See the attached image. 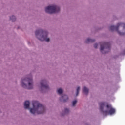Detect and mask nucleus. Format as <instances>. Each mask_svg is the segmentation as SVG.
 <instances>
[{
	"label": "nucleus",
	"instance_id": "14",
	"mask_svg": "<svg viewBox=\"0 0 125 125\" xmlns=\"http://www.w3.org/2000/svg\"><path fill=\"white\" fill-rule=\"evenodd\" d=\"M10 19L11 20H12V22H15V20L16 19V18H15V16H12V17H11L10 18Z\"/></svg>",
	"mask_w": 125,
	"mask_h": 125
},
{
	"label": "nucleus",
	"instance_id": "17",
	"mask_svg": "<svg viewBox=\"0 0 125 125\" xmlns=\"http://www.w3.org/2000/svg\"><path fill=\"white\" fill-rule=\"evenodd\" d=\"M64 111H65V114H68V113L69 112V109H67V108H65Z\"/></svg>",
	"mask_w": 125,
	"mask_h": 125
},
{
	"label": "nucleus",
	"instance_id": "11",
	"mask_svg": "<svg viewBox=\"0 0 125 125\" xmlns=\"http://www.w3.org/2000/svg\"><path fill=\"white\" fill-rule=\"evenodd\" d=\"M95 42V40L90 39L89 38H88L85 41V42L86 43H89V42Z\"/></svg>",
	"mask_w": 125,
	"mask_h": 125
},
{
	"label": "nucleus",
	"instance_id": "3",
	"mask_svg": "<svg viewBox=\"0 0 125 125\" xmlns=\"http://www.w3.org/2000/svg\"><path fill=\"white\" fill-rule=\"evenodd\" d=\"M110 31H116L120 36H124L125 35V24L120 23L116 26H111L109 27Z\"/></svg>",
	"mask_w": 125,
	"mask_h": 125
},
{
	"label": "nucleus",
	"instance_id": "1",
	"mask_svg": "<svg viewBox=\"0 0 125 125\" xmlns=\"http://www.w3.org/2000/svg\"><path fill=\"white\" fill-rule=\"evenodd\" d=\"M33 108H30V111L31 114L38 115L40 114H44L45 113V107L44 106L41 104L38 101H34L32 103Z\"/></svg>",
	"mask_w": 125,
	"mask_h": 125
},
{
	"label": "nucleus",
	"instance_id": "5",
	"mask_svg": "<svg viewBox=\"0 0 125 125\" xmlns=\"http://www.w3.org/2000/svg\"><path fill=\"white\" fill-rule=\"evenodd\" d=\"M60 11V8L56 5L49 6L45 8V12L49 14L56 13V12H59Z\"/></svg>",
	"mask_w": 125,
	"mask_h": 125
},
{
	"label": "nucleus",
	"instance_id": "15",
	"mask_svg": "<svg viewBox=\"0 0 125 125\" xmlns=\"http://www.w3.org/2000/svg\"><path fill=\"white\" fill-rule=\"evenodd\" d=\"M79 92H80V87H78L77 89L76 96H78V95H79Z\"/></svg>",
	"mask_w": 125,
	"mask_h": 125
},
{
	"label": "nucleus",
	"instance_id": "12",
	"mask_svg": "<svg viewBox=\"0 0 125 125\" xmlns=\"http://www.w3.org/2000/svg\"><path fill=\"white\" fill-rule=\"evenodd\" d=\"M83 92H84L86 94H88V88L86 87H84L83 88Z\"/></svg>",
	"mask_w": 125,
	"mask_h": 125
},
{
	"label": "nucleus",
	"instance_id": "4",
	"mask_svg": "<svg viewBox=\"0 0 125 125\" xmlns=\"http://www.w3.org/2000/svg\"><path fill=\"white\" fill-rule=\"evenodd\" d=\"M21 85L24 88L32 89L33 88V78L32 76L26 78L22 80Z\"/></svg>",
	"mask_w": 125,
	"mask_h": 125
},
{
	"label": "nucleus",
	"instance_id": "16",
	"mask_svg": "<svg viewBox=\"0 0 125 125\" xmlns=\"http://www.w3.org/2000/svg\"><path fill=\"white\" fill-rule=\"evenodd\" d=\"M77 103V100H74L73 102H72V105L73 106H75V105H76Z\"/></svg>",
	"mask_w": 125,
	"mask_h": 125
},
{
	"label": "nucleus",
	"instance_id": "7",
	"mask_svg": "<svg viewBox=\"0 0 125 125\" xmlns=\"http://www.w3.org/2000/svg\"><path fill=\"white\" fill-rule=\"evenodd\" d=\"M104 49H106L108 51H110L111 50V44L110 42H104L103 44L101 45L100 51L102 53H107V52H103Z\"/></svg>",
	"mask_w": 125,
	"mask_h": 125
},
{
	"label": "nucleus",
	"instance_id": "13",
	"mask_svg": "<svg viewBox=\"0 0 125 125\" xmlns=\"http://www.w3.org/2000/svg\"><path fill=\"white\" fill-rule=\"evenodd\" d=\"M57 92L59 94H62L63 93V90L61 88H60L57 90Z\"/></svg>",
	"mask_w": 125,
	"mask_h": 125
},
{
	"label": "nucleus",
	"instance_id": "10",
	"mask_svg": "<svg viewBox=\"0 0 125 125\" xmlns=\"http://www.w3.org/2000/svg\"><path fill=\"white\" fill-rule=\"evenodd\" d=\"M24 106L25 109H29L30 108V102L26 101L24 102Z\"/></svg>",
	"mask_w": 125,
	"mask_h": 125
},
{
	"label": "nucleus",
	"instance_id": "6",
	"mask_svg": "<svg viewBox=\"0 0 125 125\" xmlns=\"http://www.w3.org/2000/svg\"><path fill=\"white\" fill-rule=\"evenodd\" d=\"M40 33H42V34H45V36H43L41 38L39 39L40 41H45V42H49V38H47V32L46 31H42V30H38L35 32V35L36 37H38V35H40Z\"/></svg>",
	"mask_w": 125,
	"mask_h": 125
},
{
	"label": "nucleus",
	"instance_id": "8",
	"mask_svg": "<svg viewBox=\"0 0 125 125\" xmlns=\"http://www.w3.org/2000/svg\"><path fill=\"white\" fill-rule=\"evenodd\" d=\"M41 88H44V89H48L49 87H48V85L46 84V80H42L41 82Z\"/></svg>",
	"mask_w": 125,
	"mask_h": 125
},
{
	"label": "nucleus",
	"instance_id": "9",
	"mask_svg": "<svg viewBox=\"0 0 125 125\" xmlns=\"http://www.w3.org/2000/svg\"><path fill=\"white\" fill-rule=\"evenodd\" d=\"M68 99L69 98H68V96L64 95L60 98V100L62 101V102H66Z\"/></svg>",
	"mask_w": 125,
	"mask_h": 125
},
{
	"label": "nucleus",
	"instance_id": "18",
	"mask_svg": "<svg viewBox=\"0 0 125 125\" xmlns=\"http://www.w3.org/2000/svg\"><path fill=\"white\" fill-rule=\"evenodd\" d=\"M97 46H98V45L97 44H94V48H97Z\"/></svg>",
	"mask_w": 125,
	"mask_h": 125
},
{
	"label": "nucleus",
	"instance_id": "2",
	"mask_svg": "<svg viewBox=\"0 0 125 125\" xmlns=\"http://www.w3.org/2000/svg\"><path fill=\"white\" fill-rule=\"evenodd\" d=\"M99 105L100 111L105 116L114 115L116 113V110L112 107L111 104H107L106 105L105 102H101L99 103Z\"/></svg>",
	"mask_w": 125,
	"mask_h": 125
}]
</instances>
